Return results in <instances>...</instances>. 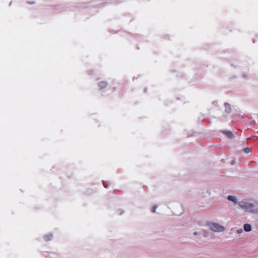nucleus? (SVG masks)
<instances>
[{"mask_svg":"<svg viewBox=\"0 0 258 258\" xmlns=\"http://www.w3.org/2000/svg\"><path fill=\"white\" fill-rule=\"evenodd\" d=\"M194 234V235H200V236H201V235H203V236H206V235L204 234V231H203V230H202V229H200V230H199V231H196V232H195Z\"/></svg>","mask_w":258,"mask_h":258,"instance_id":"obj_5","label":"nucleus"},{"mask_svg":"<svg viewBox=\"0 0 258 258\" xmlns=\"http://www.w3.org/2000/svg\"><path fill=\"white\" fill-rule=\"evenodd\" d=\"M48 236H49V237H49V238H47V236H45V240H50V239L51 238V237H52V235H51V234H49V235H48Z\"/></svg>","mask_w":258,"mask_h":258,"instance_id":"obj_11","label":"nucleus"},{"mask_svg":"<svg viewBox=\"0 0 258 258\" xmlns=\"http://www.w3.org/2000/svg\"><path fill=\"white\" fill-rule=\"evenodd\" d=\"M224 133L226 134L227 137L229 138H232L233 137V134L230 132H224Z\"/></svg>","mask_w":258,"mask_h":258,"instance_id":"obj_6","label":"nucleus"},{"mask_svg":"<svg viewBox=\"0 0 258 258\" xmlns=\"http://www.w3.org/2000/svg\"><path fill=\"white\" fill-rule=\"evenodd\" d=\"M225 110L227 112H229L230 111V106L228 103H225Z\"/></svg>","mask_w":258,"mask_h":258,"instance_id":"obj_7","label":"nucleus"},{"mask_svg":"<svg viewBox=\"0 0 258 258\" xmlns=\"http://www.w3.org/2000/svg\"><path fill=\"white\" fill-rule=\"evenodd\" d=\"M209 229L215 232H222L225 231V228L220 224L213 222H208L206 223Z\"/></svg>","mask_w":258,"mask_h":258,"instance_id":"obj_2","label":"nucleus"},{"mask_svg":"<svg viewBox=\"0 0 258 258\" xmlns=\"http://www.w3.org/2000/svg\"><path fill=\"white\" fill-rule=\"evenodd\" d=\"M227 199L228 201L232 202L234 205L236 204L238 205V203L239 202L238 201L237 197L235 196H228Z\"/></svg>","mask_w":258,"mask_h":258,"instance_id":"obj_3","label":"nucleus"},{"mask_svg":"<svg viewBox=\"0 0 258 258\" xmlns=\"http://www.w3.org/2000/svg\"><path fill=\"white\" fill-rule=\"evenodd\" d=\"M243 152L246 154H248L251 152V150L250 148H245L243 149Z\"/></svg>","mask_w":258,"mask_h":258,"instance_id":"obj_9","label":"nucleus"},{"mask_svg":"<svg viewBox=\"0 0 258 258\" xmlns=\"http://www.w3.org/2000/svg\"><path fill=\"white\" fill-rule=\"evenodd\" d=\"M157 206H154L152 209V212L153 213L155 212L156 209H157Z\"/></svg>","mask_w":258,"mask_h":258,"instance_id":"obj_10","label":"nucleus"},{"mask_svg":"<svg viewBox=\"0 0 258 258\" xmlns=\"http://www.w3.org/2000/svg\"><path fill=\"white\" fill-rule=\"evenodd\" d=\"M242 232H243V230H242V229H238V230H237L236 231V232H237V233H242Z\"/></svg>","mask_w":258,"mask_h":258,"instance_id":"obj_12","label":"nucleus"},{"mask_svg":"<svg viewBox=\"0 0 258 258\" xmlns=\"http://www.w3.org/2000/svg\"><path fill=\"white\" fill-rule=\"evenodd\" d=\"M243 229L246 232H249L251 230V225L249 224H245L243 226Z\"/></svg>","mask_w":258,"mask_h":258,"instance_id":"obj_4","label":"nucleus"},{"mask_svg":"<svg viewBox=\"0 0 258 258\" xmlns=\"http://www.w3.org/2000/svg\"><path fill=\"white\" fill-rule=\"evenodd\" d=\"M106 86V83L104 82H100L99 83V86L101 88H105Z\"/></svg>","mask_w":258,"mask_h":258,"instance_id":"obj_8","label":"nucleus"},{"mask_svg":"<svg viewBox=\"0 0 258 258\" xmlns=\"http://www.w3.org/2000/svg\"><path fill=\"white\" fill-rule=\"evenodd\" d=\"M239 207L244 211L252 213L258 214V202L250 199H244L239 201Z\"/></svg>","mask_w":258,"mask_h":258,"instance_id":"obj_1","label":"nucleus"}]
</instances>
